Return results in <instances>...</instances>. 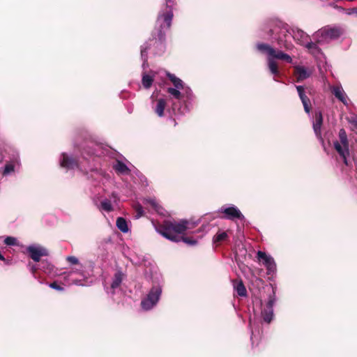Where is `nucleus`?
Wrapping results in <instances>:
<instances>
[{"label":"nucleus","instance_id":"f257e3e1","mask_svg":"<svg viewBox=\"0 0 357 357\" xmlns=\"http://www.w3.org/2000/svg\"><path fill=\"white\" fill-rule=\"evenodd\" d=\"M174 87L167 88L168 98H159L153 107L155 113L160 117L164 116L165 109L167 111L171 107L174 114H183L190 110V105L194 99L191 89L174 75L167 73Z\"/></svg>","mask_w":357,"mask_h":357},{"label":"nucleus","instance_id":"f03ea898","mask_svg":"<svg viewBox=\"0 0 357 357\" xmlns=\"http://www.w3.org/2000/svg\"><path fill=\"white\" fill-rule=\"evenodd\" d=\"M166 6L162 9L158 16L155 23V30L157 31V37H154L149 42H146L141 47V57L143 60L142 68L144 69L147 65L146 52L149 46L153 45L154 50L153 52L155 54H160L165 50V31H167L172 24L173 18L172 6L174 1L172 0H166Z\"/></svg>","mask_w":357,"mask_h":357},{"label":"nucleus","instance_id":"7ed1b4c3","mask_svg":"<svg viewBox=\"0 0 357 357\" xmlns=\"http://www.w3.org/2000/svg\"><path fill=\"white\" fill-rule=\"evenodd\" d=\"M270 31L273 39L276 40L278 46L287 51L292 50L294 47L291 38L302 46H304L310 39L303 30L298 28L290 29L287 24L282 22L278 23Z\"/></svg>","mask_w":357,"mask_h":357},{"label":"nucleus","instance_id":"20e7f679","mask_svg":"<svg viewBox=\"0 0 357 357\" xmlns=\"http://www.w3.org/2000/svg\"><path fill=\"white\" fill-rule=\"evenodd\" d=\"M66 261L70 266V270L62 274L63 284L89 286L92 283L90 274L85 270V266L75 256H68Z\"/></svg>","mask_w":357,"mask_h":357},{"label":"nucleus","instance_id":"39448f33","mask_svg":"<svg viewBox=\"0 0 357 357\" xmlns=\"http://www.w3.org/2000/svg\"><path fill=\"white\" fill-rule=\"evenodd\" d=\"M197 225V222L187 220H181L178 222L165 220L155 227L157 232L165 238L173 242H178L181 241L178 234H184L186 231L194 229Z\"/></svg>","mask_w":357,"mask_h":357},{"label":"nucleus","instance_id":"423d86ee","mask_svg":"<svg viewBox=\"0 0 357 357\" xmlns=\"http://www.w3.org/2000/svg\"><path fill=\"white\" fill-rule=\"evenodd\" d=\"M257 49L262 54L267 55V65L271 73L274 76L280 75L278 66L275 59L282 60L287 63H291L292 58L287 54L283 52L282 50H276L271 45L266 43H258Z\"/></svg>","mask_w":357,"mask_h":357},{"label":"nucleus","instance_id":"0eeeda50","mask_svg":"<svg viewBox=\"0 0 357 357\" xmlns=\"http://www.w3.org/2000/svg\"><path fill=\"white\" fill-rule=\"evenodd\" d=\"M342 33L343 30L340 27L327 26L315 32L313 37L318 43L324 44L338 38Z\"/></svg>","mask_w":357,"mask_h":357},{"label":"nucleus","instance_id":"6e6552de","mask_svg":"<svg viewBox=\"0 0 357 357\" xmlns=\"http://www.w3.org/2000/svg\"><path fill=\"white\" fill-rule=\"evenodd\" d=\"M333 147L339 155L342 158L345 165L347 163V158L349 155V140L347 132L342 128L339 131L338 139L333 142Z\"/></svg>","mask_w":357,"mask_h":357},{"label":"nucleus","instance_id":"1a4fd4ad","mask_svg":"<svg viewBox=\"0 0 357 357\" xmlns=\"http://www.w3.org/2000/svg\"><path fill=\"white\" fill-rule=\"evenodd\" d=\"M162 293V288L160 285H155L149 291L146 297L141 302L142 307L144 310H149L153 308L158 302Z\"/></svg>","mask_w":357,"mask_h":357},{"label":"nucleus","instance_id":"9d476101","mask_svg":"<svg viewBox=\"0 0 357 357\" xmlns=\"http://www.w3.org/2000/svg\"><path fill=\"white\" fill-rule=\"evenodd\" d=\"M219 211L225 214V218L230 220H234L238 219L243 220L245 219L244 215L242 214L241 211L234 205H224L220 209Z\"/></svg>","mask_w":357,"mask_h":357},{"label":"nucleus","instance_id":"9b49d317","mask_svg":"<svg viewBox=\"0 0 357 357\" xmlns=\"http://www.w3.org/2000/svg\"><path fill=\"white\" fill-rule=\"evenodd\" d=\"M257 258L263 261V264L266 268L267 275H273L276 273V264L271 255H266L264 252L258 251Z\"/></svg>","mask_w":357,"mask_h":357},{"label":"nucleus","instance_id":"f8f14e48","mask_svg":"<svg viewBox=\"0 0 357 357\" xmlns=\"http://www.w3.org/2000/svg\"><path fill=\"white\" fill-rule=\"evenodd\" d=\"M26 250L29 257L36 262L40 261L41 257L48 255L47 249L38 244L30 245L26 248Z\"/></svg>","mask_w":357,"mask_h":357},{"label":"nucleus","instance_id":"ddd939ff","mask_svg":"<svg viewBox=\"0 0 357 357\" xmlns=\"http://www.w3.org/2000/svg\"><path fill=\"white\" fill-rule=\"evenodd\" d=\"M275 289H273V295L270 296L268 301L261 311V316L265 322L269 324L273 318V305L275 303Z\"/></svg>","mask_w":357,"mask_h":357},{"label":"nucleus","instance_id":"4468645a","mask_svg":"<svg viewBox=\"0 0 357 357\" xmlns=\"http://www.w3.org/2000/svg\"><path fill=\"white\" fill-rule=\"evenodd\" d=\"M59 162L62 167L68 169H79L77 160L65 153L61 154Z\"/></svg>","mask_w":357,"mask_h":357},{"label":"nucleus","instance_id":"2eb2a0df","mask_svg":"<svg viewBox=\"0 0 357 357\" xmlns=\"http://www.w3.org/2000/svg\"><path fill=\"white\" fill-rule=\"evenodd\" d=\"M312 73V70L303 66H296L294 67V74L296 77L297 82L303 81L308 77Z\"/></svg>","mask_w":357,"mask_h":357},{"label":"nucleus","instance_id":"dca6fc26","mask_svg":"<svg viewBox=\"0 0 357 357\" xmlns=\"http://www.w3.org/2000/svg\"><path fill=\"white\" fill-rule=\"evenodd\" d=\"M297 89L298 96L301 102L303 105L305 112L307 114H310V101L309 98L307 97L305 93V89L302 86H296Z\"/></svg>","mask_w":357,"mask_h":357},{"label":"nucleus","instance_id":"f3484780","mask_svg":"<svg viewBox=\"0 0 357 357\" xmlns=\"http://www.w3.org/2000/svg\"><path fill=\"white\" fill-rule=\"evenodd\" d=\"M331 91L336 98L341 101L344 105H348L347 96L341 86H334L332 87Z\"/></svg>","mask_w":357,"mask_h":357},{"label":"nucleus","instance_id":"a211bd4d","mask_svg":"<svg viewBox=\"0 0 357 357\" xmlns=\"http://www.w3.org/2000/svg\"><path fill=\"white\" fill-rule=\"evenodd\" d=\"M323 123V117L321 112H316L315 119L313 121V129L317 137H321V128Z\"/></svg>","mask_w":357,"mask_h":357},{"label":"nucleus","instance_id":"6ab92c4d","mask_svg":"<svg viewBox=\"0 0 357 357\" xmlns=\"http://www.w3.org/2000/svg\"><path fill=\"white\" fill-rule=\"evenodd\" d=\"M318 43L316 40V43H314L310 40V39L307 42V43L304 45V47L308 50V52L314 55V56H318L321 54V49L318 46Z\"/></svg>","mask_w":357,"mask_h":357},{"label":"nucleus","instance_id":"aec40b11","mask_svg":"<svg viewBox=\"0 0 357 357\" xmlns=\"http://www.w3.org/2000/svg\"><path fill=\"white\" fill-rule=\"evenodd\" d=\"M41 269L45 274L50 277H54L59 275L56 273V270L55 269L54 266L47 261L42 262Z\"/></svg>","mask_w":357,"mask_h":357},{"label":"nucleus","instance_id":"412c9836","mask_svg":"<svg viewBox=\"0 0 357 357\" xmlns=\"http://www.w3.org/2000/svg\"><path fill=\"white\" fill-rule=\"evenodd\" d=\"M154 76L155 73L153 72H151L149 74L145 73L142 74V83L145 89H149L151 86Z\"/></svg>","mask_w":357,"mask_h":357},{"label":"nucleus","instance_id":"4be33fe9","mask_svg":"<svg viewBox=\"0 0 357 357\" xmlns=\"http://www.w3.org/2000/svg\"><path fill=\"white\" fill-rule=\"evenodd\" d=\"M113 168L116 172L122 174H127L130 172L128 167L120 160H117L116 163L114 164Z\"/></svg>","mask_w":357,"mask_h":357},{"label":"nucleus","instance_id":"5701e85b","mask_svg":"<svg viewBox=\"0 0 357 357\" xmlns=\"http://www.w3.org/2000/svg\"><path fill=\"white\" fill-rule=\"evenodd\" d=\"M98 207L100 211L105 212H111L114 210L112 203L111 200L108 199H104L102 200Z\"/></svg>","mask_w":357,"mask_h":357},{"label":"nucleus","instance_id":"b1692460","mask_svg":"<svg viewBox=\"0 0 357 357\" xmlns=\"http://www.w3.org/2000/svg\"><path fill=\"white\" fill-rule=\"evenodd\" d=\"M117 228L122 231L123 233H127L129 231V227L127 223V221L121 217H119L116 219V222Z\"/></svg>","mask_w":357,"mask_h":357},{"label":"nucleus","instance_id":"393cba45","mask_svg":"<svg viewBox=\"0 0 357 357\" xmlns=\"http://www.w3.org/2000/svg\"><path fill=\"white\" fill-rule=\"evenodd\" d=\"M234 287L238 296H246L247 291L242 281L235 282Z\"/></svg>","mask_w":357,"mask_h":357},{"label":"nucleus","instance_id":"a878e982","mask_svg":"<svg viewBox=\"0 0 357 357\" xmlns=\"http://www.w3.org/2000/svg\"><path fill=\"white\" fill-rule=\"evenodd\" d=\"M122 280H123V273L120 271L116 272L114 274V278H113V280H112V282L111 284V288L112 289H115L118 288L120 286L121 283L122 282Z\"/></svg>","mask_w":357,"mask_h":357},{"label":"nucleus","instance_id":"bb28decb","mask_svg":"<svg viewBox=\"0 0 357 357\" xmlns=\"http://www.w3.org/2000/svg\"><path fill=\"white\" fill-rule=\"evenodd\" d=\"M228 238V234L226 231L219 230L213 236V241L214 243H220Z\"/></svg>","mask_w":357,"mask_h":357},{"label":"nucleus","instance_id":"cd10ccee","mask_svg":"<svg viewBox=\"0 0 357 357\" xmlns=\"http://www.w3.org/2000/svg\"><path fill=\"white\" fill-rule=\"evenodd\" d=\"M143 202L144 204H150L153 209H155L157 212L160 213V206H159L158 203L157 202L155 198L144 199Z\"/></svg>","mask_w":357,"mask_h":357},{"label":"nucleus","instance_id":"c85d7f7f","mask_svg":"<svg viewBox=\"0 0 357 357\" xmlns=\"http://www.w3.org/2000/svg\"><path fill=\"white\" fill-rule=\"evenodd\" d=\"M133 208L135 212V217L138 219L144 215V210L142 205L139 203H135L133 204Z\"/></svg>","mask_w":357,"mask_h":357},{"label":"nucleus","instance_id":"c756f323","mask_svg":"<svg viewBox=\"0 0 357 357\" xmlns=\"http://www.w3.org/2000/svg\"><path fill=\"white\" fill-rule=\"evenodd\" d=\"M14 171H15V165L13 162H10V163H8L6 165L3 172V174L4 176H7V175H9L10 174H11L12 172H13Z\"/></svg>","mask_w":357,"mask_h":357},{"label":"nucleus","instance_id":"7c9ffc66","mask_svg":"<svg viewBox=\"0 0 357 357\" xmlns=\"http://www.w3.org/2000/svg\"><path fill=\"white\" fill-rule=\"evenodd\" d=\"M338 9L344 12L348 15H357V8L345 9L342 7H338Z\"/></svg>","mask_w":357,"mask_h":357},{"label":"nucleus","instance_id":"2f4dec72","mask_svg":"<svg viewBox=\"0 0 357 357\" xmlns=\"http://www.w3.org/2000/svg\"><path fill=\"white\" fill-rule=\"evenodd\" d=\"M17 238L13 236H7L4 239V243L7 245H17Z\"/></svg>","mask_w":357,"mask_h":357},{"label":"nucleus","instance_id":"473e14b6","mask_svg":"<svg viewBox=\"0 0 357 357\" xmlns=\"http://www.w3.org/2000/svg\"><path fill=\"white\" fill-rule=\"evenodd\" d=\"M181 240H182L184 243H185L190 245H195L197 244L196 240L191 239L188 237H181Z\"/></svg>","mask_w":357,"mask_h":357},{"label":"nucleus","instance_id":"72a5a7b5","mask_svg":"<svg viewBox=\"0 0 357 357\" xmlns=\"http://www.w3.org/2000/svg\"><path fill=\"white\" fill-rule=\"evenodd\" d=\"M49 287L52 289H54L55 290L63 291L64 290V288L61 286L59 285L56 282H52L49 284Z\"/></svg>","mask_w":357,"mask_h":357},{"label":"nucleus","instance_id":"f704fd0d","mask_svg":"<svg viewBox=\"0 0 357 357\" xmlns=\"http://www.w3.org/2000/svg\"><path fill=\"white\" fill-rule=\"evenodd\" d=\"M255 322H253L252 319L251 318H250V323H249V326L251 328V340L252 342H253V338H254V336H255V331H254V326H255Z\"/></svg>","mask_w":357,"mask_h":357},{"label":"nucleus","instance_id":"c9c22d12","mask_svg":"<svg viewBox=\"0 0 357 357\" xmlns=\"http://www.w3.org/2000/svg\"><path fill=\"white\" fill-rule=\"evenodd\" d=\"M352 124L355 127V128L357 130V119H354L351 121Z\"/></svg>","mask_w":357,"mask_h":357},{"label":"nucleus","instance_id":"e433bc0d","mask_svg":"<svg viewBox=\"0 0 357 357\" xmlns=\"http://www.w3.org/2000/svg\"><path fill=\"white\" fill-rule=\"evenodd\" d=\"M37 268L35 266H32V272L34 273L36 271Z\"/></svg>","mask_w":357,"mask_h":357},{"label":"nucleus","instance_id":"4c0bfd02","mask_svg":"<svg viewBox=\"0 0 357 357\" xmlns=\"http://www.w3.org/2000/svg\"><path fill=\"white\" fill-rule=\"evenodd\" d=\"M88 154H91V155H98V153H95V152H93V151H92V152H89Z\"/></svg>","mask_w":357,"mask_h":357},{"label":"nucleus","instance_id":"58836bf2","mask_svg":"<svg viewBox=\"0 0 357 357\" xmlns=\"http://www.w3.org/2000/svg\"><path fill=\"white\" fill-rule=\"evenodd\" d=\"M112 196L114 199H116V195L114 192H113V193H112Z\"/></svg>","mask_w":357,"mask_h":357}]
</instances>
